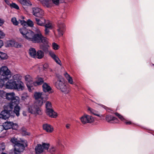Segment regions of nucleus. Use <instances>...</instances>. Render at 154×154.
<instances>
[{
	"label": "nucleus",
	"instance_id": "obj_1",
	"mask_svg": "<svg viewBox=\"0 0 154 154\" xmlns=\"http://www.w3.org/2000/svg\"><path fill=\"white\" fill-rule=\"evenodd\" d=\"M11 141L15 144L14 154H20V152L24 150L25 147L27 146L26 140L20 139V140H18L17 138L14 137L11 139Z\"/></svg>",
	"mask_w": 154,
	"mask_h": 154
},
{
	"label": "nucleus",
	"instance_id": "obj_2",
	"mask_svg": "<svg viewBox=\"0 0 154 154\" xmlns=\"http://www.w3.org/2000/svg\"><path fill=\"white\" fill-rule=\"evenodd\" d=\"M57 79L55 83L56 87L60 90L63 93L68 94L70 91L69 85L63 82V79L60 75H57Z\"/></svg>",
	"mask_w": 154,
	"mask_h": 154
},
{
	"label": "nucleus",
	"instance_id": "obj_3",
	"mask_svg": "<svg viewBox=\"0 0 154 154\" xmlns=\"http://www.w3.org/2000/svg\"><path fill=\"white\" fill-rule=\"evenodd\" d=\"M57 79L55 83L56 87L60 90L63 93L68 94L70 91L69 85L63 82V79L60 75H57Z\"/></svg>",
	"mask_w": 154,
	"mask_h": 154
},
{
	"label": "nucleus",
	"instance_id": "obj_4",
	"mask_svg": "<svg viewBox=\"0 0 154 154\" xmlns=\"http://www.w3.org/2000/svg\"><path fill=\"white\" fill-rule=\"evenodd\" d=\"M5 84V87L9 89H17L22 90L23 88V84L22 82H19L17 84V82L11 79H9Z\"/></svg>",
	"mask_w": 154,
	"mask_h": 154
},
{
	"label": "nucleus",
	"instance_id": "obj_5",
	"mask_svg": "<svg viewBox=\"0 0 154 154\" xmlns=\"http://www.w3.org/2000/svg\"><path fill=\"white\" fill-rule=\"evenodd\" d=\"M1 75L2 79L8 80L11 77L12 73L7 66H3L1 67Z\"/></svg>",
	"mask_w": 154,
	"mask_h": 154
},
{
	"label": "nucleus",
	"instance_id": "obj_6",
	"mask_svg": "<svg viewBox=\"0 0 154 154\" xmlns=\"http://www.w3.org/2000/svg\"><path fill=\"white\" fill-rule=\"evenodd\" d=\"M5 99L11 101V102L6 105L12 106L13 107V104L15 103L16 104H19L20 103V98L17 96H15V94L13 92L7 93L6 94Z\"/></svg>",
	"mask_w": 154,
	"mask_h": 154
},
{
	"label": "nucleus",
	"instance_id": "obj_7",
	"mask_svg": "<svg viewBox=\"0 0 154 154\" xmlns=\"http://www.w3.org/2000/svg\"><path fill=\"white\" fill-rule=\"evenodd\" d=\"M13 109L12 106L5 105L4 106V110L2 111L0 114V118L4 119L8 118L10 116V112Z\"/></svg>",
	"mask_w": 154,
	"mask_h": 154
},
{
	"label": "nucleus",
	"instance_id": "obj_8",
	"mask_svg": "<svg viewBox=\"0 0 154 154\" xmlns=\"http://www.w3.org/2000/svg\"><path fill=\"white\" fill-rule=\"evenodd\" d=\"M28 110L29 113L35 115H41L42 112L41 108L38 106L32 105L28 106Z\"/></svg>",
	"mask_w": 154,
	"mask_h": 154
},
{
	"label": "nucleus",
	"instance_id": "obj_9",
	"mask_svg": "<svg viewBox=\"0 0 154 154\" xmlns=\"http://www.w3.org/2000/svg\"><path fill=\"white\" fill-rule=\"evenodd\" d=\"M43 93L40 92H35L34 94V97L35 100V103L38 106H41L43 103L45 102L42 96Z\"/></svg>",
	"mask_w": 154,
	"mask_h": 154
},
{
	"label": "nucleus",
	"instance_id": "obj_10",
	"mask_svg": "<svg viewBox=\"0 0 154 154\" xmlns=\"http://www.w3.org/2000/svg\"><path fill=\"white\" fill-rule=\"evenodd\" d=\"M50 146L48 143H42V144H38L35 147V151L36 154H39L42 152L44 149L48 150Z\"/></svg>",
	"mask_w": 154,
	"mask_h": 154
},
{
	"label": "nucleus",
	"instance_id": "obj_11",
	"mask_svg": "<svg viewBox=\"0 0 154 154\" xmlns=\"http://www.w3.org/2000/svg\"><path fill=\"white\" fill-rule=\"evenodd\" d=\"M39 1L42 4L44 7L50 8L53 5L52 3L51 2L52 1V2L56 5H58L59 3V0H37Z\"/></svg>",
	"mask_w": 154,
	"mask_h": 154
},
{
	"label": "nucleus",
	"instance_id": "obj_12",
	"mask_svg": "<svg viewBox=\"0 0 154 154\" xmlns=\"http://www.w3.org/2000/svg\"><path fill=\"white\" fill-rule=\"evenodd\" d=\"M57 30L58 32L59 36H62L63 32L66 30V26L63 22L61 20L59 21L57 23Z\"/></svg>",
	"mask_w": 154,
	"mask_h": 154
},
{
	"label": "nucleus",
	"instance_id": "obj_13",
	"mask_svg": "<svg viewBox=\"0 0 154 154\" xmlns=\"http://www.w3.org/2000/svg\"><path fill=\"white\" fill-rule=\"evenodd\" d=\"M80 119L83 124L87 123H91L93 122L94 121V119L92 116L86 114H84L80 118Z\"/></svg>",
	"mask_w": 154,
	"mask_h": 154
},
{
	"label": "nucleus",
	"instance_id": "obj_14",
	"mask_svg": "<svg viewBox=\"0 0 154 154\" xmlns=\"http://www.w3.org/2000/svg\"><path fill=\"white\" fill-rule=\"evenodd\" d=\"M32 14L35 17H41L44 15L43 11L38 7H34L32 8Z\"/></svg>",
	"mask_w": 154,
	"mask_h": 154
},
{
	"label": "nucleus",
	"instance_id": "obj_15",
	"mask_svg": "<svg viewBox=\"0 0 154 154\" xmlns=\"http://www.w3.org/2000/svg\"><path fill=\"white\" fill-rule=\"evenodd\" d=\"M25 79L27 87L28 88L32 87L34 83L32 78L30 75H26L25 76Z\"/></svg>",
	"mask_w": 154,
	"mask_h": 154
},
{
	"label": "nucleus",
	"instance_id": "obj_16",
	"mask_svg": "<svg viewBox=\"0 0 154 154\" xmlns=\"http://www.w3.org/2000/svg\"><path fill=\"white\" fill-rule=\"evenodd\" d=\"M42 35L41 33L35 34L34 33L31 41L33 43H40Z\"/></svg>",
	"mask_w": 154,
	"mask_h": 154
},
{
	"label": "nucleus",
	"instance_id": "obj_17",
	"mask_svg": "<svg viewBox=\"0 0 154 154\" xmlns=\"http://www.w3.org/2000/svg\"><path fill=\"white\" fill-rule=\"evenodd\" d=\"M45 112L47 115L51 118H55L57 116V113L54 111L53 108L45 110Z\"/></svg>",
	"mask_w": 154,
	"mask_h": 154
},
{
	"label": "nucleus",
	"instance_id": "obj_18",
	"mask_svg": "<svg viewBox=\"0 0 154 154\" xmlns=\"http://www.w3.org/2000/svg\"><path fill=\"white\" fill-rule=\"evenodd\" d=\"M3 127H4V129L8 130L11 128L14 129L13 128V126L15 125L16 127V128L17 127V125L16 124H13V123L11 122H5L3 124Z\"/></svg>",
	"mask_w": 154,
	"mask_h": 154
},
{
	"label": "nucleus",
	"instance_id": "obj_19",
	"mask_svg": "<svg viewBox=\"0 0 154 154\" xmlns=\"http://www.w3.org/2000/svg\"><path fill=\"white\" fill-rule=\"evenodd\" d=\"M49 54L57 63L60 65H61V61L59 58L55 55L54 52L52 51H50L49 52Z\"/></svg>",
	"mask_w": 154,
	"mask_h": 154
},
{
	"label": "nucleus",
	"instance_id": "obj_20",
	"mask_svg": "<svg viewBox=\"0 0 154 154\" xmlns=\"http://www.w3.org/2000/svg\"><path fill=\"white\" fill-rule=\"evenodd\" d=\"M40 18H35V20L37 25L40 26H43L45 23V19L42 17H40Z\"/></svg>",
	"mask_w": 154,
	"mask_h": 154
},
{
	"label": "nucleus",
	"instance_id": "obj_21",
	"mask_svg": "<svg viewBox=\"0 0 154 154\" xmlns=\"http://www.w3.org/2000/svg\"><path fill=\"white\" fill-rule=\"evenodd\" d=\"M43 128L44 130L49 133H51L54 130L52 126L47 124H44L43 125Z\"/></svg>",
	"mask_w": 154,
	"mask_h": 154
},
{
	"label": "nucleus",
	"instance_id": "obj_22",
	"mask_svg": "<svg viewBox=\"0 0 154 154\" xmlns=\"http://www.w3.org/2000/svg\"><path fill=\"white\" fill-rule=\"evenodd\" d=\"M34 32L32 31L29 30L23 37L28 41H31L33 36L34 35Z\"/></svg>",
	"mask_w": 154,
	"mask_h": 154
},
{
	"label": "nucleus",
	"instance_id": "obj_23",
	"mask_svg": "<svg viewBox=\"0 0 154 154\" xmlns=\"http://www.w3.org/2000/svg\"><path fill=\"white\" fill-rule=\"evenodd\" d=\"M16 104V103H14L13 104V108H14V112L15 113L17 116H18L20 115V107L18 104Z\"/></svg>",
	"mask_w": 154,
	"mask_h": 154
},
{
	"label": "nucleus",
	"instance_id": "obj_24",
	"mask_svg": "<svg viewBox=\"0 0 154 154\" xmlns=\"http://www.w3.org/2000/svg\"><path fill=\"white\" fill-rule=\"evenodd\" d=\"M42 88L43 91L45 92H49L50 93V92L51 89V87L46 83H43Z\"/></svg>",
	"mask_w": 154,
	"mask_h": 154
},
{
	"label": "nucleus",
	"instance_id": "obj_25",
	"mask_svg": "<svg viewBox=\"0 0 154 154\" xmlns=\"http://www.w3.org/2000/svg\"><path fill=\"white\" fill-rule=\"evenodd\" d=\"M36 52L35 49L34 48H30L29 50V54L32 57L34 58H36Z\"/></svg>",
	"mask_w": 154,
	"mask_h": 154
},
{
	"label": "nucleus",
	"instance_id": "obj_26",
	"mask_svg": "<svg viewBox=\"0 0 154 154\" xmlns=\"http://www.w3.org/2000/svg\"><path fill=\"white\" fill-rule=\"evenodd\" d=\"M20 4L23 5L31 6L32 4L29 0H17Z\"/></svg>",
	"mask_w": 154,
	"mask_h": 154
},
{
	"label": "nucleus",
	"instance_id": "obj_27",
	"mask_svg": "<svg viewBox=\"0 0 154 154\" xmlns=\"http://www.w3.org/2000/svg\"><path fill=\"white\" fill-rule=\"evenodd\" d=\"M12 80H14L17 82V84H19V82H22L20 81L21 79V76L20 74H17L12 75Z\"/></svg>",
	"mask_w": 154,
	"mask_h": 154
},
{
	"label": "nucleus",
	"instance_id": "obj_28",
	"mask_svg": "<svg viewBox=\"0 0 154 154\" xmlns=\"http://www.w3.org/2000/svg\"><path fill=\"white\" fill-rule=\"evenodd\" d=\"M64 75L67 80L68 83L71 84H74V83L73 82L72 78L69 74H68L67 72H65L64 73Z\"/></svg>",
	"mask_w": 154,
	"mask_h": 154
},
{
	"label": "nucleus",
	"instance_id": "obj_29",
	"mask_svg": "<svg viewBox=\"0 0 154 154\" xmlns=\"http://www.w3.org/2000/svg\"><path fill=\"white\" fill-rule=\"evenodd\" d=\"M44 56V53L43 51L41 50H38L36 52V58L41 59Z\"/></svg>",
	"mask_w": 154,
	"mask_h": 154
},
{
	"label": "nucleus",
	"instance_id": "obj_30",
	"mask_svg": "<svg viewBox=\"0 0 154 154\" xmlns=\"http://www.w3.org/2000/svg\"><path fill=\"white\" fill-rule=\"evenodd\" d=\"M106 119L107 122H111L113 120H117V118L110 115H107L106 117Z\"/></svg>",
	"mask_w": 154,
	"mask_h": 154
},
{
	"label": "nucleus",
	"instance_id": "obj_31",
	"mask_svg": "<svg viewBox=\"0 0 154 154\" xmlns=\"http://www.w3.org/2000/svg\"><path fill=\"white\" fill-rule=\"evenodd\" d=\"M29 30V29H27L26 27L24 26L20 29V32L22 35L23 37L24 36V35H26Z\"/></svg>",
	"mask_w": 154,
	"mask_h": 154
},
{
	"label": "nucleus",
	"instance_id": "obj_32",
	"mask_svg": "<svg viewBox=\"0 0 154 154\" xmlns=\"http://www.w3.org/2000/svg\"><path fill=\"white\" fill-rule=\"evenodd\" d=\"M44 26L45 28H48L50 29H52L54 27L51 23L48 20L45 21V23Z\"/></svg>",
	"mask_w": 154,
	"mask_h": 154
},
{
	"label": "nucleus",
	"instance_id": "obj_33",
	"mask_svg": "<svg viewBox=\"0 0 154 154\" xmlns=\"http://www.w3.org/2000/svg\"><path fill=\"white\" fill-rule=\"evenodd\" d=\"M43 83H44V80L43 79L41 78H39L35 82H34L33 85H40Z\"/></svg>",
	"mask_w": 154,
	"mask_h": 154
},
{
	"label": "nucleus",
	"instance_id": "obj_34",
	"mask_svg": "<svg viewBox=\"0 0 154 154\" xmlns=\"http://www.w3.org/2000/svg\"><path fill=\"white\" fill-rule=\"evenodd\" d=\"M57 149V147L53 146L50 147L49 150H47L51 154L54 153Z\"/></svg>",
	"mask_w": 154,
	"mask_h": 154
},
{
	"label": "nucleus",
	"instance_id": "obj_35",
	"mask_svg": "<svg viewBox=\"0 0 154 154\" xmlns=\"http://www.w3.org/2000/svg\"><path fill=\"white\" fill-rule=\"evenodd\" d=\"M45 105L46 110H48L49 109L53 108L51 103L49 101H47L46 102Z\"/></svg>",
	"mask_w": 154,
	"mask_h": 154
},
{
	"label": "nucleus",
	"instance_id": "obj_36",
	"mask_svg": "<svg viewBox=\"0 0 154 154\" xmlns=\"http://www.w3.org/2000/svg\"><path fill=\"white\" fill-rule=\"evenodd\" d=\"M0 53V60H5L8 58V56L7 54L2 52H1Z\"/></svg>",
	"mask_w": 154,
	"mask_h": 154
},
{
	"label": "nucleus",
	"instance_id": "obj_37",
	"mask_svg": "<svg viewBox=\"0 0 154 154\" xmlns=\"http://www.w3.org/2000/svg\"><path fill=\"white\" fill-rule=\"evenodd\" d=\"M40 42L42 43L44 45H47L48 42V39L46 38L43 36L42 35Z\"/></svg>",
	"mask_w": 154,
	"mask_h": 154
},
{
	"label": "nucleus",
	"instance_id": "obj_38",
	"mask_svg": "<svg viewBox=\"0 0 154 154\" xmlns=\"http://www.w3.org/2000/svg\"><path fill=\"white\" fill-rule=\"evenodd\" d=\"M7 93L3 90H0V99L5 98Z\"/></svg>",
	"mask_w": 154,
	"mask_h": 154
},
{
	"label": "nucleus",
	"instance_id": "obj_39",
	"mask_svg": "<svg viewBox=\"0 0 154 154\" xmlns=\"http://www.w3.org/2000/svg\"><path fill=\"white\" fill-rule=\"evenodd\" d=\"M40 48L44 51H48V45H40Z\"/></svg>",
	"mask_w": 154,
	"mask_h": 154
},
{
	"label": "nucleus",
	"instance_id": "obj_40",
	"mask_svg": "<svg viewBox=\"0 0 154 154\" xmlns=\"http://www.w3.org/2000/svg\"><path fill=\"white\" fill-rule=\"evenodd\" d=\"M5 34L3 32L0 30V38H1L2 37L4 36ZM3 45V42L2 40H0V48Z\"/></svg>",
	"mask_w": 154,
	"mask_h": 154
},
{
	"label": "nucleus",
	"instance_id": "obj_41",
	"mask_svg": "<svg viewBox=\"0 0 154 154\" xmlns=\"http://www.w3.org/2000/svg\"><path fill=\"white\" fill-rule=\"evenodd\" d=\"M10 6L11 8H14L17 10L19 9V8L18 5L14 3H12L10 4Z\"/></svg>",
	"mask_w": 154,
	"mask_h": 154
},
{
	"label": "nucleus",
	"instance_id": "obj_42",
	"mask_svg": "<svg viewBox=\"0 0 154 154\" xmlns=\"http://www.w3.org/2000/svg\"><path fill=\"white\" fill-rule=\"evenodd\" d=\"M11 21L13 23L14 25H18L19 23V21H18L15 17L12 18L11 19Z\"/></svg>",
	"mask_w": 154,
	"mask_h": 154
},
{
	"label": "nucleus",
	"instance_id": "obj_43",
	"mask_svg": "<svg viewBox=\"0 0 154 154\" xmlns=\"http://www.w3.org/2000/svg\"><path fill=\"white\" fill-rule=\"evenodd\" d=\"M53 48L55 50H57L59 49L60 48L59 46L57 43L54 42L52 43Z\"/></svg>",
	"mask_w": 154,
	"mask_h": 154
},
{
	"label": "nucleus",
	"instance_id": "obj_44",
	"mask_svg": "<svg viewBox=\"0 0 154 154\" xmlns=\"http://www.w3.org/2000/svg\"><path fill=\"white\" fill-rule=\"evenodd\" d=\"M21 97L22 100H25L26 99L29 98V97L27 93H25L23 94Z\"/></svg>",
	"mask_w": 154,
	"mask_h": 154
},
{
	"label": "nucleus",
	"instance_id": "obj_45",
	"mask_svg": "<svg viewBox=\"0 0 154 154\" xmlns=\"http://www.w3.org/2000/svg\"><path fill=\"white\" fill-rule=\"evenodd\" d=\"M115 114L116 115L118 116L119 119L121 121H124L125 120V119L119 113L116 112L115 113Z\"/></svg>",
	"mask_w": 154,
	"mask_h": 154
},
{
	"label": "nucleus",
	"instance_id": "obj_46",
	"mask_svg": "<svg viewBox=\"0 0 154 154\" xmlns=\"http://www.w3.org/2000/svg\"><path fill=\"white\" fill-rule=\"evenodd\" d=\"M5 143H3L0 144V151H3L5 149Z\"/></svg>",
	"mask_w": 154,
	"mask_h": 154
},
{
	"label": "nucleus",
	"instance_id": "obj_47",
	"mask_svg": "<svg viewBox=\"0 0 154 154\" xmlns=\"http://www.w3.org/2000/svg\"><path fill=\"white\" fill-rule=\"evenodd\" d=\"M7 80H4L1 79L0 77V88H2L5 82Z\"/></svg>",
	"mask_w": 154,
	"mask_h": 154
},
{
	"label": "nucleus",
	"instance_id": "obj_48",
	"mask_svg": "<svg viewBox=\"0 0 154 154\" xmlns=\"http://www.w3.org/2000/svg\"><path fill=\"white\" fill-rule=\"evenodd\" d=\"M27 23V24L29 26L32 27L33 26V23L32 21L31 20L29 19L28 20Z\"/></svg>",
	"mask_w": 154,
	"mask_h": 154
},
{
	"label": "nucleus",
	"instance_id": "obj_49",
	"mask_svg": "<svg viewBox=\"0 0 154 154\" xmlns=\"http://www.w3.org/2000/svg\"><path fill=\"white\" fill-rule=\"evenodd\" d=\"M19 22L20 24L22 26H24L27 25L26 22L24 20H19Z\"/></svg>",
	"mask_w": 154,
	"mask_h": 154
},
{
	"label": "nucleus",
	"instance_id": "obj_50",
	"mask_svg": "<svg viewBox=\"0 0 154 154\" xmlns=\"http://www.w3.org/2000/svg\"><path fill=\"white\" fill-rule=\"evenodd\" d=\"M14 46L16 48H20L22 46V45L17 42H15L14 43Z\"/></svg>",
	"mask_w": 154,
	"mask_h": 154
},
{
	"label": "nucleus",
	"instance_id": "obj_51",
	"mask_svg": "<svg viewBox=\"0 0 154 154\" xmlns=\"http://www.w3.org/2000/svg\"><path fill=\"white\" fill-rule=\"evenodd\" d=\"M22 133L23 135H30V133L26 131H23Z\"/></svg>",
	"mask_w": 154,
	"mask_h": 154
},
{
	"label": "nucleus",
	"instance_id": "obj_52",
	"mask_svg": "<svg viewBox=\"0 0 154 154\" xmlns=\"http://www.w3.org/2000/svg\"><path fill=\"white\" fill-rule=\"evenodd\" d=\"M93 114L94 115L96 116H99L100 117H104V116L103 115H100L97 112V111H95V112H94Z\"/></svg>",
	"mask_w": 154,
	"mask_h": 154
},
{
	"label": "nucleus",
	"instance_id": "obj_53",
	"mask_svg": "<svg viewBox=\"0 0 154 154\" xmlns=\"http://www.w3.org/2000/svg\"><path fill=\"white\" fill-rule=\"evenodd\" d=\"M88 111H90L91 113L93 114L94 112H95V110L91 108L90 107H88Z\"/></svg>",
	"mask_w": 154,
	"mask_h": 154
},
{
	"label": "nucleus",
	"instance_id": "obj_54",
	"mask_svg": "<svg viewBox=\"0 0 154 154\" xmlns=\"http://www.w3.org/2000/svg\"><path fill=\"white\" fill-rule=\"evenodd\" d=\"M49 29L48 28H45V35H47L49 34Z\"/></svg>",
	"mask_w": 154,
	"mask_h": 154
},
{
	"label": "nucleus",
	"instance_id": "obj_55",
	"mask_svg": "<svg viewBox=\"0 0 154 154\" xmlns=\"http://www.w3.org/2000/svg\"><path fill=\"white\" fill-rule=\"evenodd\" d=\"M34 30L37 33H40V30L38 28H35Z\"/></svg>",
	"mask_w": 154,
	"mask_h": 154
},
{
	"label": "nucleus",
	"instance_id": "obj_56",
	"mask_svg": "<svg viewBox=\"0 0 154 154\" xmlns=\"http://www.w3.org/2000/svg\"><path fill=\"white\" fill-rule=\"evenodd\" d=\"M43 67L44 69H47L48 67V65L47 63H45L44 64Z\"/></svg>",
	"mask_w": 154,
	"mask_h": 154
},
{
	"label": "nucleus",
	"instance_id": "obj_57",
	"mask_svg": "<svg viewBox=\"0 0 154 154\" xmlns=\"http://www.w3.org/2000/svg\"><path fill=\"white\" fill-rule=\"evenodd\" d=\"M4 22L3 20L0 18V26H1L3 24Z\"/></svg>",
	"mask_w": 154,
	"mask_h": 154
},
{
	"label": "nucleus",
	"instance_id": "obj_58",
	"mask_svg": "<svg viewBox=\"0 0 154 154\" xmlns=\"http://www.w3.org/2000/svg\"><path fill=\"white\" fill-rule=\"evenodd\" d=\"M4 129L3 125H0V132H1Z\"/></svg>",
	"mask_w": 154,
	"mask_h": 154
},
{
	"label": "nucleus",
	"instance_id": "obj_59",
	"mask_svg": "<svg viewBox=\"0 0 154 154\" xmlns=\"http://www.w3.org/2000/svg\"><path fill=\"white\" fill-rule=\"evenodd\" d=\"M70 125L69 124H67L66 125V128L67 129H69L70 128Z\"/></svg>",
	"mask_w": 154,
	"mask_h": 154
},
{
	"label": "nucleus",
	"instance_id": "obj_60",
	"mask_svg": "<svg viewBox=\"0 0 154 154\" xmlns=\"http://www.w3.org/2000/svg\"><path fill=\"white\" fill-rule=\"evenodd\" d=\"M125 124L127 125H130L131 124V123L130 121L125 122Z\"/></svg>",
	"mask_w": 154,
	"mask_h": 154
},
{
	"label": "nucleus",
	"instance_id": "obj_61",
	"mask_svg": "<svg viewBox=\"0 0 154 154\" xmlns=\"http://www.w3.org/2000/svg\"><path fill=\"white\" fill-rule=\"evenodd\" d=\"M23 114L24 116H26L27 115L26 112L25 111H23Z\"/></svg>",
	"mask_w": 154,
	"mask_h": 154
},
{
	"label": "nucleus",
	"instance_id": "obj_62",
	"mask_svg": "<svg viewBox=\"0 0 154 154\" xmlns=\"http://www.w3.org/2000/svg\"><path fill=\"white\" fill-rule=\"evenodd\" d=\"M101 106H102L105 109H106V106L102 105H100Z\"/></svg>",
	"mask_w": 154,
	"mask_h": 154
},
{
	"label": "nucleus",
	"instance_id": "obj_63",
	"mask_svg": "<svg viewBox=\"0 0 154 154\" xmlns=\"http://www.w3.org/2000/svg\"><path fill=\"white\" fill-rule=\"evenodd\" d=\"M21 18H22L23 19H24V17L23 16H21Z\"/></svg>",
	"mask_w": 154,
	"mask_h": 154
},
{
	"label": "nucleus",
	"instance_id": "obj_64",
	"mask_svg": "<svg viewBox=\"0 0 154 154\" xmlns=\"http://www.w3.org/2000/svg\"><path fill=\"white\" fill-rule=\"evenodd\" d=\"M1 154H7L5 153H4V152H2Z\"/></svg>",
	"mask_w": 154,
	"mask_h": 154
}]
</instances>
